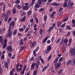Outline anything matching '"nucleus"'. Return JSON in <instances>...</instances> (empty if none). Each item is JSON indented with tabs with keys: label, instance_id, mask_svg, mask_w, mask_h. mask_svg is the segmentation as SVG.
I'll return each mask as SVG.
<instances>
[{
	"label": "nucleus",
	"instance_id": "1",
	"mask_svg": "<svg viewBox=\"0 0 75 75\" xmlns=\"http://www.w3.org/2000/svg\"><path fill=\"white\" fill-rule=\"evenodd\" d=\"M14 24H15V22L13 21H11L9 24V27L8 34L7 35V37L8 38L11 37V35H12V33H13V30L11 31V30L12 28H13L14 27Z\"/></svg>",
	"mask_w": 75,
	"mask_h": 75
},
{
	"label": "nucleus",
	"instance_id": "2",
	"mask_svg": "<svg viewBox=\"0 0 75 75\" xmlns=\"http://www.w3.org/2000/svg\"><path fill=\"white\" fill-rule=\"evenodd\" d=\"M42 2V0H38L37 3H36L35 8H39L40 6H41Z\"/></svg>",
	"mask_w": 75,
	"mask_h": 75
},
{
	"label": "nucleus",
	"instance_id": "3",
	"mask_svg": "<svg viewBox=\"0 0 75 75\" xmlns=\"http://www.w3.org/2000/svg\"><path fill=\"white\" fill-rule=\"evenodd\" d=\"M51 50V45H50L48 46V47L47 48V50H46L45 51V54H47L48 52H50Z\"/></svg>",
	"mask_w": 75,
	"mask_h": 75
},
{
	"label": "nucleus",
	"instance_id": "4",
	"mask_svg": "<svg viewBox=\"0 0 75 75\" xmlns=\"http://www.w3.org/2000/svg\"><path fill=\"white\" fill-rule=\"evenodd\" d=\"M68 5L67 6L68 8L70 9H71L72 7L74 4L71 3V1L69 0V3H68Z\"/></svg>",
	"mask_w": 75,
	"mask_h": 75
},
{
	"label": "nucleus",
	"instance_id": "5",
	"mask_svg": "<svg viewBox=\"0 0 75 75\" xmlns=\"http://www.w3.org/2000/svg\"><path fill=\"white\" fill-rule=\"evenodd\" d=\"M61 66V63H58L55 64V68L56 69H57L58 68Z\"/></svg>",
	"mask_w": 75,
	"mask_h": 75
},
{
	"label": "nucleus",
	"instance_id": "6",
	"mask_svg": "<svg viewBox=\"0 0 75 75\" xmlns=\"http://www.w3.org/2000/svg\"><path fill=\"white\" fill-rule=\"evenodd\" d=\"M6 50H8V52H12V51L13 50L11 47V46H8L7 47Z\"/></svg>",
	"mask_w": 75,
	"mask_h": 75
},
{
	"label": "nucleus",
	"instance_id": "7",
	"mask_svg": "<svg viewBox=\"0 0 75 75\" xmlns=\"http://www.w3.org/2000/svg\"><path fill=\"white\" fill-rule=\"evenodd\" d=\"M71 57H75V51L72 49L71 51Z\"/></svg>",
	"mask_w": 75,
	"mask_h": 75
},
{
	"label": "nucleus",
	"instance_id": "8",
	"mask_svg": "<svg viewBox=\"0 0 75 75\" xmlns=\"http://www.w3.org/2000/svg\"><path fill=\"white\" fill-rule=\"evenodd\" d=\"M6 30L5 28H3L0 29V33L1 34H3V33H4V31Z\"/></svg>",
	"mask_w": 75,
	"mask_h": 75
},
{
	"label": "nucleus",
	"instance_id": "9",
	"mask_svg": "<svg viewBox=\"0 0 75 75\" xmlns=\"http://www.w3.org/2000/svg\"><path fill=\"white\" fill-rule=\"evenodd\" d=\"M49 67V64H48L46 66L43 67V69H42V72H44V71H45V70L46 69L48 68Z\"/></svg>",
	"mask_w": 75,
	"mask_h": 75
},
{
	"label": "nucleus",
	"instance_id": "10",
	"mask_svg": "<svg viewBox=\"0 0 75 75\" xmlns=\"http://www.w3.org/2000/svg\"><path fill=\"white\" fill-rule=\"evenodd\" d=\"M3 41H4V39H3V36H0V43H1V45H2Z\"/></svg>",
	"mask_w": 75,
	"mask_h": 75
},
{
	"label": "nucleus",
	"instance_id": "11",
	"mask_svg": "<svg viewBox=\"0 0 75 75\" xmlns=\"http://www.w3.org/2000/svg\"><path fill=\"white\" fill-rule=\"evenodd\" d=\"M72 23L73 24L72 25V27H75V19H73L71 21Z\"/></svg>",
	"mask_w": 75,
	"mask_h": 75
},
{
	"label": "nucleus",
	"instance_id": "12",
	"mask_svg": "<svg viewBox=\"0 0 75 75\" xmlns=\"http://www.w3.org/2000/svg\"><path fill=\"white\" fill-rule=\"evenodd\" d=\"M36 45H37V42L35 41L33 42L31 45V47H33L34 46V47H35Z\"/></svg>",
	"mask_w": 75,
	"mask_h": 75
},
{
	"label": "nucleus",
	"instance_id": "13",
	"mask_svg": "<svg viewBox=\"0 0 75 75\" xmlns=\"http://www.w3.org/2000/svg\"><path fill=\"white\" fill-rule=\"evenodd\" d=\"M35 63L34 62L33 63L31 66V69H34V68L35 67Z\"/></svg>",
	"mask_w": 75,
	"mask_h": 75
},
{
	"label": "nucleus",
	"instance_id": "14",
	"mask_svg": "<svg viewBox=\"0 0 75 75\" xmlns=\"http://www.w3.org/2000/svg\"><path fill=\"white\" fill-rule=\"evenodd\" d=\"M32 14V11L30 10L27 13V15L28 16H30Z\"/></svg>",
	"mask_w": 75,
	"mask_h": 75
},
{
	"label": "nucleus",
	"instance_id": "15",
	"mask_svg": "<svg viewBox=\"0 0 75 75\" xmlns=\"http://www.w3.org/2000/svg\"><path fill=\"white\" fill-rule=\"evenodd\" d=\"M66 29H67V30H72V28H71V26L70 25H68L66 27Z\"/></svg>",
	"mask_w": 75,
	"mask_h": 75
},
{
	"label": "nucleus",
	"instance_id": "16",
	"mask_svg": "<svg viewBox=\"0 0 75 75\" xmlns=\"http://www.w3.org/2000/svg\"><path fill=\"white\" fill-rule=\"evenodd\" d=\"M26 18V16H24L23 18L21 19V22L25 21Z\"/></svg>",
	"mask_w": 75,
	"mask_h": 75
},
{
	"label": "nucleus",
	"instance_id": "17",
	"mask_svg": "<svg viewBox=\"0 0 75 75\" xmlns=\"http://www.w3.org/2000/svg\"><path fill=\"white\" fill-rule=\"evenodd\" d=\"M53 28H54V26H52L50 27L48 30V31L49 33H50V32H51V31L52 30V29H53Z\"/></svg>",
	"mask_w": 75,
	"mask_h": 75
},
{
	"label": "nucleus",
	"instance_id": "18",
	"mask_svg": "<svg viewBox=\"0 0 75 75\" xmlns=\"http://www.w3.org/2000/svg\"><path fill=\"white\" fill-rule=\"evenodd\" d=\"M16 8L18 9H21L22 8V6L20 5H17L16 6Z\"/></svg>",
	"mask_w": 75,
	"mask_h": 75
},
{
	"label": "nucleus",
	"instance_id": "19",
	"mask_svg": "<svg viewBox=\"0 0 75 75\" xmlns=\"http://www.w3.org/2000/svg\"><path fill=\"white\" fill-rule=\"evenodd\" d=\"M4 67L6 68V69H8V64L7 63H5L4 64Z\"/></svg>",
	"mask_w": 75,
	"mask_h": 75
},
{
	"label": "nucleus",
	"instance_id": "20",
	"mask_svg": "<svg viewBox=\"0 0 75 75\" xmlns=\"http://www.w3.org/2000/svg\"><path fill=\"white\" fill-rule=\"evenodd\" d=\"M30 7V6H29V7H28L25 6L23 8V10H28Z\"/></svg>",
	"mask_w": 75,
	"mask_h": 75
},
{
	"label": "nucleus",
	"instance_id": "21",
	"mask_svg": "<svg viewBox=\"0 0 75 75\" xmlns=\"http://www.w3.org/2000/svg\"><path fill=\"white\" fill-rule=\"evenodd\" d=\"M69 42L68 44L67 45V46H69L70 45V44H71V42H72V38H70L69 40Z\"/></svg>",
	"mask_w": 75,
	"mask_h": 75
},
{
	"label": "nucleus",
	"instance_id": "22",
	"mask_svg": "<svg viewBox=\"0 0 75 75\" xmlns=\"http://www.w3.org/2000/svg\"><path fill=\"white\" fill-rule=\"evenodd\" d=\"M11 20H12V18H9L7 21V23H8V24H9V23L11 22Z\"/></svg>",
	"mask_w": 75,
	"mask_h": 75
},
{
	"label": "nucleus",
	"instance_id": "23",
	"mask_svg": "<svg viewBox=\"0 0 75 75\" xmlns=\"http://www.w3.org/2000/svg\"><path fill=\"white\" fill-rule=\"evenodd\" d=\"M23 40H21L18 43V45L20 46L21 45H23Z\"/></svg>",
	"mask_w": 75,
	"mask_h": 75
},
{
	"label": "nucleus",
	"instance_id": "24",
	"mask_svg": "<svg viewBox=\"0 0 75 75\" xmlns=\"http://www.w3.org/2000/svg\"><path fill=\"white\" fill-rule=\"evenodd\" d=\"M68 20V18L67 17L65 18L64 19L62 20V21L63 22H65V21H67V20Z\"/></svg>",
	"mask_w": 75,
	"mask_h": 75
},
{
	"label": "nucleus",
	"instance_id": "25",
	"mask_svg": "<svg viewBox=\"0 0 75 75\" xmlns=\"http://www.w3.org/2000/svg\"><path fill=\"white\" fill-rule=\"evenodd\" d=\"M63 71V70H62V69H61L58 72V74H59V75H60V74H61L62 73V72Z\"/></svg>",
	"mask_w": 75,
	"mask_h": 75
},
{
	"label": "nucleus",
	"instance_id": "26",
	"mask_svg": "<svg viewBox=\"0 0 75 75\" xmlns=\"http://www.w3.org/2000/svg\"><path fill=\"white\" fill-rule=\"evenodd\" d=\"M17 29H15L13 33V35H16L17 34Z\"/></svg>",
	"mask_w": 75,
	"mask_h": 75
},
{
	"label": "nucleus",
	"instance_id": "27",
	"mask_svg": "<svg viewBox=\"0 0 75 75\" xmlns=\"http://www.w3.org/2000/svg\"><path fill=\"white\" fill-rule=\"evenodd\" d=\"M61 24H62V23H61V22L59 21L58 22L57 25L58 27H60V25H61Z\"/></svg>",
	"mask_w": 75,
	"mask_h": 75
},
{
	"label": "nucleus",
	"instance_id": "28",
	"mask_svg": "<svg viewBox=\"0 0 75 75\" xmlns=\"http://www.w3.org/2000/svg\"><path fill=\"white\" fill-rule=\"evenodd\" d=\"M56 14V12L54 11L51 14V17H53Z\"/></svg>",
	"mask_w": 75,
	"mask_h": 75
},
{
	"label": "nucleus",
	"instance_id": "29",
	"mask_svg": "<svg viewBox=\"0 0 75 75\" xmlns=\"http://www.w3.org/2000/svg\"><path fill=\"white\" fill-rule=\"evenodd\" d=\"M47 19V15H45L44 16V19L45 21Z\"/></svg>",
	"mask_w": 75,
	"mask_h": 75
},
{
	"label": "nucleus",
	"instance_id": "30",
	"mask_svg": "<svg viewBox=\"0 0 75 75\" xmlns=\"http://www.w3.org/2000/svg\"><path fill=\"white\" fill-rule=\"evenodd\" d=\"M61 40V38H59L57 40V41L56 42V44H58L59 42H60V40Z\"/></svg>",
	"mask_w": 75,
	"mask_h": 75
},
{
	"label": "nucleus",
	"instance_id": "31",
	"mask_svg": "<svg viewBox=\"0 0 75 75\" xmlns=\"http://www.w3.org/2000/svg\"><path fill=\"white\" fill-rule=\"evenodd\" d=\"M53 5L54 6H58L59 5V3H53Z\"/></svg>",
	"mask_w": 75,
	"mask_h": 75
},
{
	"label": "nucleus",
	"instance_id": "32",
	"mask_svg": "<svg viewBox=\"0 0 75 75\" xmlns=\"http://www.w3.org/2000/svg\"><path fill=\"white\" fill-rule=\"evenodd\" d=\"M63 41H64V43H66V44H67L68 42V40L67 39H64Z\"/></svg>",
	"mask_w": 75,
	"mask_h": 75
},
{
	"label": "nucleus",
	"instance_id": "33",
	"mask_svg": "<svg viewBox=\"0 0 75 75\" xmlns=\"http://www.w3.org/2000/svg\"><path fill=\"white\" fill-rule=\"evenodd\" d=\"M35 68L37 70H38V67H39V65L37 63H36L35 64Z\"/></svg>",
	"mask_w": 75,
	"mask_h": 75
},
{
	"label": "nucleus",
	"instance_id": "34",
	"mask_svg": "<svg viewBox=\"0 0 75 75\" xmlns=\"http://www.w3.org/2000/svg\"><path fill=\"white\" fill-rule=\"evenodd\" d=\"M35 0H33L32 1V2L31 4H30L31 6H33V5L35 3Z\"/></svg>",
	"mask_w": 75,
	"mask_h": 75
},
{
	"label": "nucleus",
	"instance_id": "35",
	"mask_svg": "<svg viewBox=\"0 0 75 75\" xmlns=\"http://www.w3.org/2000/svg\"><path fill=\"white\" fill-rule=\"evenodd\" d=\"M16 9L14 8L12 11V14H16Z\"/></svg>",
	"mask_w": 75,
	"mask_h": 75
},
{
	"label": "nucleus",
	"instance_id": "36",
	"mask_svg": "<svg viewBox=\"0 0 75 75\" xmlns=\"http://www.w3.org/2000/svg\"><path fill=\"white\" fill-rule=\"evenodd\" d=\"M43 29H40V34H42V33H43Z\"/></svg>",
	"mask_w": 75,
	"mask_h": 75
},
{
	"label": "nucleus",
	"instance_id": "37",
	"mask_svg": "<svg viewBox=\"0 0 75 75\" xmlns=\"http://www.w3.org/2000/svg\"><path fill=\"white\" fill-rule=\"evenodd\" d=\"M20 2V0H17L15 1V3L16 4H19Z\"/></svg>",
	"mask_w": 75,
	"mask_h": 75
},
{
	"label": "nucleus",
	"instance_id": "38",
	"mask_svg": "<svg viewBox=\"0 0 75 75\" xmlns=\"http://www.w3.org/2000/svg\"><path fill=\"white\" fill-rule=\"evenodd\" d=\"M64 60H65V58H64V57H62L59 59V61H64Z\"/></svg>",
	"mask_w": 75,
	"mask_h": 75
},
{
	"label": "nucleus",
	"instance_id": "39",
	"mask_svg": "<svg viewBox=\"0 0 75 75\" xmlns=\"http://www.w3.org/2000/svg\"><path fill=\"white\" fill-rule=\"evenodd\" d=\"M47 38H45L42 41V43H44V42H46V41H47Z\"/></svg>",
	"mask_w": 75,
	"mask_h": 75
},
{
	"label": "nucleus",
	"instance_id": "40",
	"mask_svg": "<svg viewBox=\"0 0 75 75\" xmlns=\"http://www.w3.org/2000/svg\"><path fill=\"white\" fill-rule=\"evenodd\" d=\"M7 46V44L4 43V45H2V48L3 49H4Z\"/></svg>",
	"mask_w": 75,
	"mask_h": 75
},
{
	"label": "nucleus",
	"instance_id": "41",
	"mask_svg": "<svg viewBox=\"0 0 75 75\" xmlns=\"http://www.w3.org/2000/svg\"><path fill=\"white\" fill-rule=\"evenodd\" d=\"M8 57L9 58H11L12 56V54L11 53H9L8 54Z\"/></svg>",
	"mask_w": 75,
	"mask_h": 75
},
{
	"label": "nucleus",
	"instance_id": "42",
	"mask_svg": "<svg viewBox=\"0 0 75 75\" xmlns=\"http://www.w3.org/2000/svg\"><path fill=\"white\" fill-rule=\"evenodd\" d=\"M35 21L36 22V23L37 24L38 23V18H36V17H35Z\"/></svg>",
	"mask_w": 75,
	"mask_h": 75
},
{
	"label": "nucleus",
	"instance_id": "43",
	"mask_svg": "<svg viewBox=\"0 0 75 75\" xmlns=\"http://www.w3.org/2000/svg\"><path fill=\"white\" fill-rule=\"evenodd\" d=\"M29 29H30L29 28H26L25 31V33H27V32H28V30H29Z\"/></svg>",
	"mask_w": 75,
	"mask_h": 75
},
{
	"label": "nucleus",
	"instance_id": "44",
	"mask_svg": "<svg viewBox=\"0 0 75 75\" xmlns=\"http://www.w3.org/2000/svg\"><path fill=\"white\" fill-rule=\"evenodd\" d=\"M66 24V23H64V24H63L61 26V28H64L65 25Z\"/></svg>",
	"mask_w": 75,
	"mask_h": 75
},
{
	"label": "nucleus",
	"instance_id": "45",
	"mask_svg": "<svg viewBox=\"0 0 75 75\" xmlns=\"http://www.w3.org/2000/svg\"><path fill=\"white\" fill-rule=\"evenodd\" d=\"M37 70H35L33 72V75H37Z\"/></svg>",
	"mask_w": 75,
	"mask_h": 75
},
{
	"label": "nucleus",
	"instance_id": "46",
	"mask_svg": "<svg viewBox=\"0 0 75 75\" xmlns=\"http://www.w3.org/2000/svg\"><path fill=\"white\" fill-rule=\"evenodd\" d=\"M3 12H5V10H6V5H4L3 7Z\"/></svg>",
	"mask_w": 75,
	"mask_h": 75
},
{
	"label": "nucleus",
	"instance_id": "47",
	"mask_svg": "<svg viewBox=\"0 0 75 75\" xmlns=\"http://www.w3.org/2000/svg\"><path fill=\"white\" fill-rule=\"evenodd\" d=\"M71 62V60H69L67 63L66 64V65H69V64Z\"/></svg>",
	"mask_w": 75,
	"mask_h": 75
},
{
	"label": "nucleus",
	"instance_id": "48",
	"mask_svg": "<svg viewBox=\"0 0 75 75\" xmlns=\"http://www.w3.org/2000/svg\"><path fill=\"white\" fill-rule=\"evenodd\" d=\"M10 75H14V72L12 71V70H11L10 71Z\"/></svg>",
	"mask_w": 75,
	"mask_h": 75
},
{
	"label": "nucleus",
	"instance_id": "49",
	"mask_svg": "<svg viewBox=\"0 0 75 75\" xmlns=\"http://www.w3.org/2000/svg\"><path fill=\"white\" fill-rule=\"evenodd\" d=\"M19 30L20 31H23L24 30L23 28H20L19 29Z\"/></svg>",
	"mask_w": 75,
	"mask_h": 75
},
{
	"label": "nucleus",
	"instance_id": "50",
	"mask_svg": "<svg viewBox=\"0 0 75 75\" xmlns=\"http://www.w3.org/2000/svg\"><path fill=\"white\" fill-rule=\"evenodd\" d=\"M54 40H55V36H53L52 37V42H53V41H54Z\"/></svg>",
	"mask_w": 75,
	"mask_h": 75
},
{
	"label": "nucleus",
	"instance_id": "51",
	"mask_svg": "<svg viewBox=\"0 0 75 75\" xmlns=\"http://www.w3.org/2000/svg\"><path fill=\"white\" fill-rule=\"evenodd\" d=\"M24 46H22L20 48V51H22V50H24Z\"/></svg>",
	"mask_w": 75,
	"mask_h": 75
},
{
	"label": "nucleus",
	"instance_id": "52",
	"mask_svg": "<svg viewBox=\"0 0 75 75\" xmlns=\"http://www.w3.org/2000/svg\"><path fill=\"white\" fill-rule=\"evenodd\" d=\"M52 57V56L51 55H50L49 57H48V61H50V59H51V57Z\"/></svg>",
	"mask_w": 75,
	"mask_h": 75
},
{
	"label": "nucleus",
	"instance_id": "53",
	"mask_svg": "<svg viewBox=\"0 0 75 75\" xmlns=\"http://www.w3.org/2000/svg\"><path fill=\"white\" fill-rule=\"evenodd\" d=\"M55 24L53 23L52 24V26H53V28L54 27V28H55V29H56V28H57V27L55 26Z\"/></svg>",
	"mask_w": 75,
	"mask_h": 75
},
{
	"label": "nucleus",
	"instance_id": "54",
	"mask_svg": "<svg viewBox=\"0 0 75 75\" xmlns=\"http://www.w3.org/2000/svg\"><path fill=\"white\" fill-rule=\"evenodd\" d=\"M67 3L65 2L63 4L64 7H67Z\"/></svg>",
	"mask_w": 75,
	"mask_h": 75
},
{
	"label": "nucleus",
	"instance_id": "55",
	"mask_svg": "<svg viewBox=\"0 0 75 75\" xmlns=\"http://www.w3.org/2000/svg\"><path fill=\"white\" fill-rule=\"evenodd\" d=\"M25 13L24 12H23V13H22V14L21 15V16H25Z\"/></svg>",
	"mask_w": 75,
	"mask_h": 75
},
{
	"label": "nucleus",
	"instance_id": "56",
	"mask_svg": "<svg viewBox=\"0 0 75 75\" xmlns=\"http://www.w3.org/2000/svg\"><path fill=\"white\" fill-rule=\"evenodd\" d=\"M34 21V19L31 18L30 21V23H33Z\"/></svg>",
	"mask_w": 75,
	"mask_h": 75
},
{
	"label": "nucleus",
	"instance_id": "57",
	"mask_svg": "<svg viewBox=\"0 0 75 75\" xmlns=\"http://www.w3.org/2000/svg\"><path fill=\"white\" fill-rule=\"evenodd\" d=\"M39 49V47H38L37 48L35 49V50L34 51H35V52H37Z\"/></svg>",
	"mask_w": 75,
	"mask_h": 75
},
{
	"label": "nucleus",
	"instance_id": "58",
	"mask_svg": "<svg viewBox=\"0 0 75 75\" xmlns=\"http://www.w3.org/2000/svg\"><path fill=\"white\" fill-rule=\"evenodd\" d=\"M7 14L8 16H10V11H8L7 12Z\"/></svg>",
	"mask_w": 75,
	"mask_h": 75
},
{
	"label": "nucleus",
	"instance_id": "59",
	"mask_svg": "<svg viewBox=\"0 0 75 75\" xmlns=\"http://www.w3.org/2000/svg\"><path fill=\"white\" fill-rule=\"evenodd\" d=\"M25 7H28V3H25Z\"/></svg>",
	"mask_w": 75,
	"mask_h": 75
},
{
	"label": "nucleus",
	"instance_id": "60",
	"mask_svg": "<svg viewBox=\"0 0 75 75\" xmlns=\"http://www.w3.org/2000/svg\"><path fill=\"white\" fill-rule=\"evenodd\" d=\"M33 54H34V57H35L37 56V54H36V52L35 51H33Z\"/></svg>",
	"mask_w": 75,
	"mask_h": 75
},
{
	"label": "nucleus",
	"instance_id": "61",
	"mask_svg": "<svg viewBox=\"0 0 75 75\" xmlns=\"http://www.w3.org/2000/svg\"><path fill=\"white\" fill-rule=\"evenodd\" d=\"M24 71H25L23 70V71H21V74L22 75H23V74H24Z\"/></svg>",
	"mask_w": 75,
	"mask_h": 75
},
{
	"label": "nucleus",
	"instance_id": "62",
	"mask_svg": "<svg viewBox=\"0 0 75 75\" xmlns=\"http://www.w3.org/2000/svg\"><path fill=\"white\" fill-rule=\"evenodd\" d=\"M44 9L43 8H42L39 10V11L41 12V11H44Z\"/></svg>",
	"mask_w": 75,
	"mask_h": 75
},
{
	"label": "nucleus",
	"instance_id": "63",
	"mask_svg": "<svg viewBox=\"0 0 75 75\" xmlns=\"http://www.w3.org/2000/svg\"><path fill=\"white\" fill-rule=\"evenodd\" d=\"M62 10H63V8H60L59 9V12H61V11H62Z\"/></svg>",
	"mask_w": 75,
	"mask_h": 75
},
{
	"label": "nucleus",
	"instance_id": "64",
	"mask_svg": "<svg viewBox=\"0 0 75 75\" xmlns=\"http://www.w3.org/2000/svg\"><path fill=\"white\" fill-rule=\"evenodd\" d=\"M72 34L75 37V30H74L73 31Z\"/></svg>",
	"mask_w": 75,
	"mask_h": 75
}]
</instances>
